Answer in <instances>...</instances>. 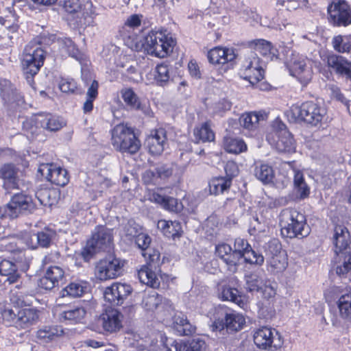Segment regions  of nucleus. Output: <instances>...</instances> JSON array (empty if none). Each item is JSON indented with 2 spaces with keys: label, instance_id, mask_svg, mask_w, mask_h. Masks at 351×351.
Returning <instances> with one entry per match:
<instances>
[{
  "label": "nucleus",
  "instance_id": "nucleus-19",
  "mask_svg": "<svg viewBox=\"0 0 351 351\" xmlns=\"http://www.w3.org/2000/svg\"><path fill=\"white\" fill-rule=\"evenodd\" d=\"M215 254L227 265L231 272H235L241 260L234 249L227 243H221L215 246Z\"/></svg>",
  "mask_w": 351,
  "mask_h": 351
},
{
  "label": "nucleus",
  "instance_id": "nucleus-24",
  "mask_svg": "<svg viewBox=\"0 0 351 351\" xmlns=\"http://www.w3.org/2000/svg\"><path fill=\"white\" fill-rule=\"evenodd\" d=\"M0 179L3 180V189L8 192L19 188L18 169L12 163H6L0 167Z\"/></svg>",
  "mask_w": 351,
  "mask_h": 351
},
{
  "label": "nucleus",
  "instance_id": "nucleus-44",
  "mask_svg": "<svg viewBox=\"0 0 351 351\" xmlns=\"http://www.w3.org/2000/svg\"><path fill=\"white\" fill-rule=\"evenodd\" d=\"M62 334L63 330L60 326H44L37 331L36 337L40 343H45L56 341Z\"/></svg>",
  "mask_w": 351,
  "mask_h": 351
},
{
  "label": "nucleus",
  "instance_id": "nucleus-21",
  "mask_svg": "<svg viewBox=\"0 0 351 351\" xmlns=\"http://www.w3.org/2000/svg\"><path fill=\"white\" fill-rule=\"evenodd\" d=\"M89 240L99 251L109 250L112 245V230L104 226H96Z\"/></svg>",
  "mask_w": 351,
  "mask_h": 351
},
{
  "label": "nucleus",
  "instance_id": "nucleus-51",
  "mask_svg": "<svg viewBox=\"0 0 351 351\" xmlns=\"http://www.w3.org/2000/svg\"><path fill=\"white\" fill-rule=\"evenodd\" d=\"M232 184L230 178L217 177L209 182V190L212 195H217L228 191Z\"/></svg>",
  "mask_w": 351,
  "mask_h": 351
},
{
  "label": "nucleus",
  "instance_id": "nucleus-40",
  "mask_svg": "<svg viewBox=\"0 0 351 351\" xmlns=\"http://www.w3.org/2000/svg\"><path fill=\"white\" fill-rule=\"evenodd\" d=\"M254 176L263 184H269L273 182L274 171L273 167L263 161H257L254 165Z\"/></svg>",
  "mask_w": 351,
  "mask_h": 351
},
{
  "label": "nucleus",
  "instance_id": "nucleus-26",
  "mask_svg": "<svg viewBox=\"0 0 351 351\" xmlns=\"http://www.w3.org/2000/svg\"><path fill=\"white\" fill-rule=\"evenodd\" d=\"M332 243L335 254L348 251V247L350 243V235L346 227L341 225L335 227Z\"/></svg>",
  "mask_w": 351,
  "mask_h": 351
},
{
  "label": "nucleus",
  "instance_id": "nucleus-28",
  "mask_svg": "<svg viewBox=\"0 0 351 351\" xmlns=\"http://www.w3.org/2000/svg\"><path fill=\"white\" fill-rule=\"evenodd\" d=\"M207 57L213 64H224L233 61L236 54L233 49L217 47L208 52Z\"/></svg>",
  "mask_w": 351,
  "mask_h": 351
},
{
  "label": "nucleus",
  "instance_id": "nucleus-33",
  "mask_svg": "<svg viewBox=\"0 0 351 351\" xmlns=\"http://www.w3.org/2000/svg\"><path fill=\"white\" fill-rule=\"evenodd\" d=\"M147 265H143L138 271V277L141 283L147 285L152 288L159 287L160 282L152 267L158 265L159 262L149 263L147 258Z\"/></svg>",
  "mask_w": 351,
  "mask_h": 351
},
{
  "label": "nucleus",
  "instance_id": "nucleus-22",
  "mask_svg": "<svg viewBox=\"0 0 351 351\" xmlns=\"http://www.w3.org/2000/svg\"><path fill=\"white\" fill-rule=\"evenodd\" d=\"M123 317V315L117 309L108 308L101 315L99 319L104 330L113 333L122 328Z\"/></svg>",
  "mask_w": 351,
  "mask_h": 351
},
{
  "label": "nucleus",
  "instance_id": "nucleus-5",
  "mask_svg": "<svg viewBox=\"0 0 351 351\" xmlns=\"http://www.w3.org/2000/svg\"><path fill=\"white\" fill-rule=\"evenodd\" d=\"M245 324V319L241 314L226 306H219L215 309L212 327L213 330L221 331L226 328L228 332H232L241 330Z\"/></svg>",
  "mask_w": 351,
  "mask_h": 351
},
{
  "label": "nucleus",
  "instance_id": "nucleus-17",
  "mask_svg": "<svg viewBox=\"0 0 351 351\" xmlns=\"http://www.w3.org/2000/svg\"><path fill=\"white\" fill-rule=\"evenodd\" d=\"M234 250L238 254L240 260L243 258L245 263L257 265H262L264 263L263 256L254 251L244 239L237 238L234 240Z\"/></svg>",
  "mask_w": 351,
  "mask_h": 351
},
{
  "label": "nucleus",
  "instance_id": "nucleus-47",
  "mask_svg": "<svg viewBox=\"0 0 351 351\" xmlns=\"http://www.w3.org/2000/svg\"><path fill=\"white\" fill-rule=\"evenodd\" d=\"M219 297L223 300L231 301L243 306L244 302L238 289L230 287V285H223L219 289Z\"/></svg>",
  "mask_w": 351,
  "mask_h": 351
},
{
  "label": "nucleus",
  "instance_id": "nucleus-52",
  "mask_svg": "<svg viewBox=\"0 0 351 351\" xmlns=\"http://www.w3.org/2000/svg\"><path fill=\"white\" fill-rule=\"evenodd\" d=\"M263 114L250 112L241 114L239 118V123L244 128L252 130L257 127L259 121L263 119Z\"/></svg>",
  "mask_w": 351,
  "mask_h": 351
},
{
  "label": "nucleus",
  "instance_id": "nucleus-53",
  "mask_svg": "<svg viewBox=\"0 0 351 351\" xmlns=\"http://www.w3.org/2000/svg\"><path fill=\"white\" fill-rule=\"evenodd\" d=\"M18 308L10 304H0V319L6 326L16 325Z\"/></svg>",
  "mask_w": 351,
  "mask_h": 351
},
{
  "label": "nucleus",
  "instance_id": "nucleus-64",
  "mask_svg": "<svg viewBox=\"0 0 351 351\" xmlns=\"http://www.w3.org/2000/svg\"><path fill=\"white\" fill-rule=\"evenodd\" d=\"M99 251L95 245L89 239L87 241L86 245L82 249L81 256L85 261H88L92 256Z\"/></svg>",
  "mask_w": 351,
  "mask_h": 351
},
{
  "label": "nucleus",
  "instance_id": "nucleus-27",
  "mask_svg": "<svg viewBox=\"0 0 351 351\" xmlns=\"http://www.w3.org/2000/svg\"><path fill=\"white\" fill-rule=\"evenodd\" d=\"M250 47L260 53L268 60H276L280 59L279 53L272 44L265 39H255L250 42Z\"/></svg>",
  "mask_w": 351,
  "mask_h": 351
},
{
  "label": "nucleus",
  "instance_id": "nucleus-55",
  "mask_svg": "<svg viewBox=\"0 0 351 351\" xmlns=\"http://www.w3.org/2000/svg\"><path fill=\"white\" fill-rule=\"evenodd\" d=\"M332 44L334 49L339 53H351V34L336 36Z\"/></svg>",
  "mask_w": 351,
  "mask_h": 351
},
{
  "label": "nucleus",
  "instance_id": "nucleus-20",
  "mask_svg": "<svg viewBox=\"0 0 351 351\" xmlns=\"http://www.w3.org/2000/svg\"><path fill=\"white\" fill-rule=\"evenodd\" d=\"M215 254L227 265L231 272H235L241 260L234 249L227 243H221L215 246Z\"/></svg>",
  "mask_w": 351,
  "mask_h": 351
},
{
  "label": "nucleus",
  "instance_id": "nucleus-7",
  "mask_svg": "<svg viewBox=\"0 0 351 351\" xmlns=\"http://www.w3.org/2000/svg\"><path fill=\"white\" fill-rule=\"evenodd\" d=\"M36 208L32 196L25 193L14 194L10 201L0 207V218L15 219L22 213H31Z\"/></svg>",
  "mask_w": 351,
  "mask_h": 351
},
{
  "label": "nucleus",
  "instance_id": "nucleus-14",
  "mask_svg": "<svg viewBox=\"0 0 351 351\" xmlns=\"http://www.w3.org/2000/svg\"><path fill=\"white\" fill-rule=\"evenodd\" d=\"M125 261L116 257L101 260L95 268V276L100 280L114 279L123 273Z\"/></svg>",
  "mask_w": 351,
  "mask_h": 351
},
{
  "label": "nucleus",
  "instance_id": "nucleus-49",
  "mask_svg": "<svg viewBox=\"0 0 351 351\" xmlns=\"http://www.w3.org/2000/svg\"><path fill=\"white\" fill-rule=\"evenodd\" d=\"M88 282L77 280L71 282L63 290V296L69 295L73 298L81 297L88 291Z\"/></svg>",
  "mask_w": 351,
  "mask_h": 351
},
{
  "label": "nucleus",
  "instance_id": "nucleus-2",
  "mask_svg": "<svg viewBox=\"0 0 351 351\" xmlns=\"http://www.w3.org/2000/svg\"><path fill=\"white\" fill-rule=\"evenodd\" d=\"M280 226L282 236L287 238L304 237L310 233L304 215L293 208L281 212Z\"/></svg>",
  "mask_w": 351,
  "mask_h": 351
},
{
  "label": "nucleus",
  "instance_id": "nucleus-3",
  "mask_svg": "<svg viewBox=\"0 0 351 351\" xmlns=\"http://www.w3.org/2000/svg\"><path fill=\"white\" fill-rule=\"evenodd\" d=\"M176 44V40L167 30H159L149 32L143 45L148 54L163 58L173 51Z\"/></svg>",
  "mask_w": 351,
  "mask_h": 351
},
{
  "label": "nucleus",
  "instance_id": "nucleus-8",
  "mask_svg": "<svg viewBox=\"0 0 351 351\" xmlns=\"http://www.w3.org/2000/svg\"><path fill=\"white\" fill-rule=\"evenodd\" d=\"M88 8L82 10L80 0H64L63 8L68 13L67 20L76 27H85L93 25L95 13Z\"/></svg>",
  "mask_w": 351,
  "mask_h": 351
},
{
  "label": "nucleus",
  "instance_id": "nucleus-1",
  "mask_svg": "<svg viewBox=\"0 0 351 351\" xmlns=\"http://www.w3.org/2000/svg\"><path fill=\"white\" fill-rule=\"evenodd\" d=\"M285 65L290 75L295 77L302 86H306L313 78V61L306 56L291 49L284 48Z\"/></svg>",
  "mask_w": 351,
  "mask_h": 351
},
{
  "label": "nucleus",
  "instance_id": "nucleus-57",
  "mask_svg": "<svg viewBox=\"0 0 351 351\" xmlns=\"http://www.w3.org/2000/svg\"><path fill=\"white\" fill-rule=\"evenodd\" d=\"M265 280L256 272L246 275L245 289L250 292H258Z\"/></svg>",
  "mask_w": 351,
  "mask_h": 351
},
{
  "label": "nucleus",
  "instance_id": "nucleus-48",
  "mask_svg": "<svg viewBox=\"0 0 351 351\" xmlns=\"http://www.w3.org/2000/svg\"><path fill=\"white\" fill-rule=\"evenodd\" d=\"M193 134L195 143H197L199 142H211L215 139V134L208 122L203 123L199 127H196L194 129Z\"/></svg>",
  "mask_w": 351,
  "mask_h": 351
},
{
  "label": "nucleus",
  "instance_id": "nucleus-61",
  "mask_svg": "<svg viewBox=\"0 0 351 351\" xmlns=\"http://www.w3.org/2000/svg\"><path fill=\"white\" fill-rule=\"evenodd\" d=\"M258 292H261L262 296L267 300L274 298L276 294V283L266 279Z\"/></svg>",
  "mask_w": 351,
  "mask_h": 351
},
{
  "label": "nucleus",
  "instance_id": "nucleus-4",
  "mask_svg": "<svg viewBox=\"0 0 351 351\" xmlns=\"http://www.w3.org/2000/svg\"><path fill=\"white\" fill-rule=\"evenodd\" d=\"M290 114L295 121H304L316 126L325 119L326 110L315 101H308L300 105H293Z\"/></svg>",
  "mask_w": 351,
  "mask_h": 351
},
{
  "label": "nucleus",
  "instance_id": "nucleus-37",
  "mask_svg": "<svg viewBox=\"0 0 351 351\" xmlns=\"http://www.w3.org/2000/svg\"><path fill=\"white\" fill-rule=\"evenodd\" d=\"M174 329L180 336L191 335L195 332L196 327L187 319L185 314L182 312L177 313L173 318Z\"/></svg>",
  "mask_w": 351,
  "mask_h": 351
},
{
  "label": "nucleus",
  "instance_id": "nucleus-10",
  "mask_svg": "<svg viewBox=\"0 0 351 351\" xmlns=\"http://www.w3.org/2000/svg\"><path fill=\"white\" fill-rule=\"evenodd\" d=\"M45 54L43 48L34 46L32 43L26 45L22 60V67L27 79L32 77L38 72L43 64Z\"/></svg>",
  "mask_w": 351,
  "mask_h": 351
},
{
  "label": "nucleus",
  "instance_id": "nucleus-42",
  "mask_svg": "<svg viewBox=\"0 0 351 351\" xmlns=\"http://www.w3.org/2000/svg\"><path fill=\"white\" fill-rule=\"evenodd\" d=\"M86 314V309L80 306H73L62 311L60 315V319L69 324L81 322Z\"/></svg>",
  "mask_w": 351,
  "mask_h": 351
},
{
  "label": "nucleus",
  "instance_id": "nucleus-41",
  "mask_svg": "<svg viewBox=\"0 0 351 351\" xmlns=\"http://www.w3.org/2000/svg\"><path fill=\"white\" fill-rule=\"evenodd\" d=\"M335 271L340 277H346L351 273V251L339 252L336 254Z\"/></svg>",
  "mask_w": 351,
  "mask_h": 351
},
{
  "label": "nucleus",
  "instance_id": "nucleus-16",
  "mask_svg": "<svg viewBox=\"0 0 351 351\" xmlns=\"http://www.w3.org/2000/svg\"><path fill=\"white\" fill-rule=\"evenodd\" d=\"M38 171L51 183L59 186H65L69 181L67 171L56 164H41Z\"/></svg>",
  "mask_w": 351,
  "mask_h": 351
},
{
  "label": "nucleus",
  "instance_id": "nucleus-63",
  "mask_svg": "<svg viewBox=\"0 0 351 351\" xmlns=\"http://www.w3.org/2000/svg\"><path fill=\"white\" fill-rule=\"evenodd\" d=\"M60 90L66 93H73L77 90V83L73 79L63 78L59 83Z\"/></svg>",
  "mask_w": 351,
  "mask_h": 351
},
{
  "label": "nucleus",
  "instance_id": "nucleus-29",
  "mask_svg": "<svg viewBox=\"0 0 351 351\" xmlns=\"http://www.w3.org/2000/svg\"><path fill=\"white\" fill-rule=\"evenodd\" d=\"M134 238L136 244L143 251L142 255L145 259H149V263H156L160 261V252L154 249L148 248L151 243V238L149 235L140 232Z\"/></svg>",
  "mask_w": 351,
  "mask_h": 351
},
{
  "label": "nucleus",
  "instance_id": "nucleus-25",
  "mask_svg": "<svg viewBox=\"0 0 351 351\" xmlns=\"http://www.w3.org/2000/svg\"><path fill=\"white\" fill-rule=\"evenodd\" d=\"M64 276V271L62 267L56 265L50 266L45 276L40 278L39 286L45 290H51L58 285Z\"/></svg>",
  "mask_w": 351,
  "mask_h": 351
},
{
  "label": "nucleus",
  "instance_id": "nucleus-32",
  "mask_svg": "<svg viewBox=\"0 0 351 351\" xmlns=\"http://www.w3.org/2000/svg\"><path fill=\"white\" fill-rule=\"evenodd\" d=\"M20 278L18 267L12 261L3 260L0 262V282L13 284Z\"/></svg>",
  "mask_w": 351,
  "mask_h": 351
},
{
  "label": "nucleus",
  "instance_id": "nucleus-45",
  "mask_svg": "<svg viewBox=\"0 0 351 351\" xmlns=\"http://www.w3.org/2000/svg\"><path fill=\"white\" fill-rule=\"evenodd\" d=\"M339 317L346 321L351 322V291L342 293L337 301Z\"/></svg>",
  "mask_w": 351,
  "mask_h": 351
},
{
  "label": "nucleus",
  "instance_id": "nucleus-54",
  "mask_svg": "<svg viewBox=\"0 0 351 351\" xmlns=\"http://www.w3.org/2000/svg\"><path fill=\"white\" fill-rule=\"evenodd\" d=\"M224 148L226 152L232 154H240L247 150V145L243 139L239 138L226 137Z\"/></svg>",
  "mask_w": 351,
  "mask_h": 351
},
{
  "label": "nucleus",
  "instance_id": "nucleus-60",
  "mask_svg": "<svg viewBox=\"0 0 351 351\" xmlns=\"http://www.w3.org/2000/svg\"><path fill=\"white\" fill-rule=\"evenodd\" d=\"M56 39V34L44 30L30 43H32L34 46H39L42 48L41 45H50Z\"/></svg>",
  "mask_w": 351,
  "mask_h": 351
},
{
  "label": "nucleus",
  "instance_id": "nucleus-39",
  "mask_svg": "<svg viewBox=\"0 0 351 351\" xmlns=\"http://www.w3.org/2000/svg\"><path fill=\"white\" fill-rule=\"evenodd\" d=\"M157 228L167 238L175 239L182 233L181 223L177 221L160 219L157 223Z\"/></svg>",
  "mask_w": 351,
  "mask_h": 351
},
{
  "label": "nucleus",
  "instance_id": "nucleus-34",
  "mask_svg": "<svg viewBox=\"0 0 351 351\" xmlns=\"http://www.w3.org/2000/svg\"><path fill=\"white\" fill-rule=\"evenodd\" d=\"M327 64L335 71L346 77L351 81V62L341 56L330 55L328 56Z\"/></svg>",
  "mask_w": 351,
  "mask_h": 351
},
{
  "label": "nucleus",
  "instance_id": "nucleus-15",
  "mask_svg": "<svg viewBox=\"0 0 351 351\" xmlns=\"http://www.w3.org/2000/svg\"><path fill=\"white\" fill-rule=\"evenodd\" d=\"M327 11L329 21L334 26L346 27L351 24V9L345 0H333Z\"/></svg>",
  "mask_w": 351,
  "mask_h": 351
},
{
  "label": "nucleus",
  "instance_id": "nucleus-62",
  "mask_svg": "<svg viewBox=\"0 0 351 351\" xmlns=\"http://www.w3.org/2000/svg\"><path fill=\"white\" fill-rule=\"evenodd\" d=\"M157 176L160 180H165L170 178L174 171L175 165L173 164H162L156 167Z\"/></svg>",
  "mask_w": 351,
  "mask_h": 351
},
{
  "label": "nucleus",
  "instance_id": "nucleus-43",
  "mask_svg": "<svg viewBox=\"0 0 351 351\" xmlns=\"http://www.w3.org/2000/svg\"><path fill=\"white\" fill-rule=\"evenodd\" d=\"M152 201L160 204L164 209L171 212L178 213L182 209V203L172 197L162 195L159 193H153Z\"/></svg>",
  "mask_w": 351,
  "mask_h": 351
},
{
  "label": "nucleus",
  "instance_id": "nucleus-36",
  "mask_svg": "<svg viewBox=\"0 0 351 351\" xmlns=\"http://www.w3.org/2000/svg\"><path fill=\"white\" fill-rule=\"evenodd\" d=\"M205 341L200 337H195L187 341H173L166 351H202L205 348Z\"/></svg>",
  "mask_w": 351,
  "mask_h": 351
},
{
  "label": "nucleus",
  "instance_id": "nucleus-6",
  "mask_svg": "<svg viewBox=\"0 0 351 351\" xmlns=\"http://www.w3.org/2000/svg\"><path fill=\"white\" fill-rule=\"evenodd\" d=\"M111 141L114 147L122 152L134 154L141 147L133 130L124 124H119L112 129Z\"/></svg>",
  "mask_w": 351,
  "mask_h": 351
},
{
  "label": "nucleus",
  "instance_id": "nucleus-31",
  "mask_svg": "<svg viewBox=\"0 0 351 351\" xmlns=\"http://www.w3.org/2000/svg\"><path fill=\"white\" fill-rule=\"evenodd\" d=\"M57 45L62 58L70 56L80 62H82L84 60V54L78 49L71 38H58L57 40Z\"/></svg>",
  "mask_w": 351,
  "mask_h": 351
},
{
  "label": "nucleus",
  "instance_id": "nucleus-23",
  "mask_svg": "<svg viewBox=\"0 0 351 351\" xmlns=\"http://www.w3.org/2000/svg\"><path fill=\"white\" fill-rule=\"evenodd\" d=\"M146 145L152 155H160L168 145L165 130L159 128L152 132L146 139Z\"/></svg>",
  "mask_w": 351,
  "mask_h": 351
},
{
  "label": "nucleus",
  "instance_id": "nucleus-30",
  "mask_svg": "<svg viewBox=\"0 0 351 351\" xmlns=\"http://www.w3.org/2000/svg\"><path fill=\"white\" fill-rule=\"evenodd\" d=\"M240 15L241 18H242L245 21L249 22L252 24L253 22H254V25L260 23L261 25L269 28L280 30L282 29L281 25L278 23V19L276 17L272 18L271 20H268L267 16L261 18L256 12H253L248 8L241 12Z\"/></svg>",
  "mask_w": 351,
  "mask_h": 351
},
{
  "label": "nucleus",
  "instance_id": "nucleus-58",
  "mask_svg": "<svg viewBox=\"0 0 351 351\" xmlns=\"http://www.w3.org/2000/svg\"><path fill=\"white\" fill-rule=\"evenodd\" d=\"M121 97L127 106L134 110H139L141 108L140 99L132 88H123L121 90Z\"/></svg>",
  "mask_w": 351,
  "mask_h": 351
},
{
  "label": "nucleus",
  "instance_id": "nucleus-12",
  "mask_svg": "<svg viewBox=\"0 0 351 351\" xmlns=\"http://www.w3.org/2000/svg\"><path fill=\"white\" fill-rule=\"evenodd\" d=\"M253 337L255 345L262 350H278L284 343L280 333L276 329L268 326L256 329Z\"/></svg>",
  "mask_w": 351,
  "mask_h": 351
},
{
  "label": "nucleus",
  "instance_id": "nucleus-13",
  "mask_svg": "<svg viewBox=\"0 0 351 351\" xmlns=\"http://www.w3.org/2000/svg\"><path fill=\"white\" fill-rule=\"evenodd\" d=\"M64 121L59 117L50 113L41 112L34 116L30 121L23 123V128L34 134L37 128H42L49 131H57L64 125Z\"/></svg>",
  "mask_w": 351,
  "mask_h": 351
},
{
  "label": "nucleus",
  "instance_id": "nucleus-35",
  "mask_svg": "<svg viewBox=\"0 0 351 351\" xmlns=\"http://www.w3.org/2000/svg\"><path fill=\"white\" fill-rule=\"evenodd\" d=\"M276 248V252H278V248L280 249V245L278 244ZM287 265V256L280 251L276 252L267 260V269L273 274L282 273L286 269Z\"/></svg>",
  "mask_w": 351,
  "mask_h": 351
},
{
  "label": "nucleus",
  "instance_id": "nucleus-9",
  "mask_svg": "<svg viewBox=\"0 0 351 351\" xmlns=\"http://www.w3.org/2000/svg\"><path fill=\"white\" fill-rule=\"evenodd\" d=\"M273 130L267 135L268 143L279 152L291 153L295 151V143L286 125L280 121H276Z\"/></svg>",
  "mask_w": 351,
  "mask_h": 351
},
{
  "label": "nucleus",
  "instance_id": "nucleus-46",
  "mask_svg": "<svg viewBox=\"0 0 351 351\" xmlns=\"http://www.w3.org/2000/svg\"><path fill=\"white\" fill-rule=\"evenodd\" d=\"M54 235V231L49 229L34 234L30 237L31 243L29 244V246L32 248H36L38 245L47 247L49 246Z\"/></svg>",
  "mask_w": 351,
  "mask_h": 351
},
{
  "label": "nucleus",
  "instance_id": "nucleus-11",
  "mask_svg": "<svg viewBox=\"0 0 351 351\" xmlns=\"http://www.w3.org/2000/svg\"><path fill=\"white\" fill-rule=\"evenodd\" d=\"M264 63L255 53L250 54L243 62L239 74L252 85L264 78Z\"/></svg>",
  "mask_w": 351,
  "mask_h": 351
},
{
  "label": "nucleus",
  "instance_id": "nucleus-50",
  "mask_svg": "<svg viewBox=\"0 0 351 351\" xmlns=\"http://www.w3.org/2000/svg\"><path fill=\"white\" fill-rule=\"evenodd\" d=\"M40 203L45 206H51L58 202L59 193L56 189H44L36 193Z\"/></svg>",
  "mask_w": 351,
  "mask_h": 351
},
{
  "label": "nucleus",
  "instance_id": "nucleus-59",
  "mask_svg": "<svg viewBox=\"0 0 351 351\" xmlns=\"http://www.w3.org/2000/svg\"><path fill=\"white\" fill-rule=\"evenodd\" d=\"M154 77L156 83L160 86H164L169 80V68L166 64H158L154 70Z\"/></svg>",
  "mask_w": 351,
  "mask_h": 351
},
{
  "label": "nucleus",
  "instance_id": "nucleus-56",
  "mask_svg": "<svg viewBox=\"0 0 351 351\" xmlns=\"http://www.w3.org/2000/svg\"><path fill=\"white\" fill-rule=\"evenodd\" d=\"M162 297L155 290H152L145 293L143 302V307L147 311H154L161 303Z\"/></svg>",
  "mask_w": 351,
  "mask_h": 351
},
{
  "label": "nucleus",
  "instance_id": "nucleus-38",
  "mask_svg": "<svg viewBox=\"0 0 351 351\" xmlns=\"http://www.w3.org/2000/svg\"><path fill=\"white\" fill-rule=\"evenodd\" d=\"M38 319V314L36 310L33 308H18L15 326L26 328L35 324Z\"/></svg>",
  "mask_w": 351,
  "mask_h": 351
},
{
  "label": "nucleus",
  "instance_id": "nucleus-18",
  "mask_svg": "<svg viewBox=\"0 0 351 351\" xmlns=\"http://www.w3.org/2000/svg\"><path fill=\"white\" fill-rule=\"evenodd\" d=\"M130 285L125 283L114 282L105 289L104 297L106 301L114 306L121 305L132 293Z\"/></svg>",
  "mask_w": 351,
  "mask_h": 351
}]
</instances>
